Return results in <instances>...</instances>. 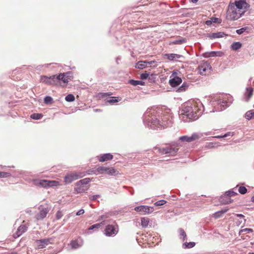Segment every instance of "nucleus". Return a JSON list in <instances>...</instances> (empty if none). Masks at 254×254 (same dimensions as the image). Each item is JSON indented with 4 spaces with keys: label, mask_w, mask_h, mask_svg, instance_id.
I'll return each mask as SVG.
<instances>
[{
    "label": "nucleus",
    "mask_w": 254,
    "mask_h": 254,
    "mask_svg": "<svg viewBox=\"0 0 254 254\" xmlns=\"http://www.w3.org/2000/svg\"><path fill=\"white\" fill-rule=\"evenodd\" d=\"M177 72L174 71L170 77L169 83L172 87H176L182 82V78L177 76Z\"/></svg>",
    "instance_id": "6e6552de"
},
{
    "label": "nucleus",
    "mask_w": 254,
    "mask_h": 254,
    "mask_svg": "<svg viewBox=\"0 0 254 254\" xmlns=\"http://www.w3.org/2000/svg\"><path fill=\"white\" fill-rule=\"evenodd\" d=\"M190 86V83L187 82H184L182 85L180 86L177 90L178 92H182L186 91Z\"/></svg>",
    "instance_id": "a878e982"
},
{
    "label": "nucleus",
    "mask_w": 254,
    "mask_h": 254,
    "mask_svg": "<svg viewBox=\"0 0 254 254\" xmlns=\"http://www.w3.org/2000/svg\"><path fill=\"white\" fill-rule=\"evenodd\" d=\"M40 210L39 213L36 215L37 220H43L45 218L49 212L48 207H44L43 205H40L39 207Z\"/></svg>",
    "instance_id": "2eb2a0df"
},
{
    "label": "nucleus",
    "mask_w": 254,
    "mask_h": 254,
    "mask_svg": "<svg viewBox=\"0 0 254 254\" xmlns=\"http://www.w3.org/2000/svg\"><path fill=\"white\" fill-rule=\"evenodd\" d=\"M134 210L137 212L140 213L141 214H148L153 212L154 209L153 207L148 206L147 205H140L136 206L134 208Z\"/></svg>",
    "instance_id": "0eeeda50"
},
{
    "label": "nucleus",
    "mask_w": 254,
    "mask_h": 254,
    "mask_svg": "<svg viewBox=\"0 0 254 254\" xmlns=\"http://www.w3.org/2000/svg\"><path fill=\"white\" fill-rule=\"evenodd\" d=\"M52 238H46L40 240H36L35 243L37 244V249H41L45 248L50 244H52Z\"/></svg>",
    "instance_id": "ddd939ff"
},
{
    "label": "nucleus",
    "mask_w": 254,
    "mask_h": 254,
    "mask_svg": "<svg viewBox=\"0 0 254 254\" xmlns=\"http://www.w3.org/2000/svg\"><path fill=\"white\" fill-rule=\"evenodd\" d=\"M63 213L60 210H59L57 213H56V218L57 219L59 220L61 219L63 216Z\"/></svg>",
    "instance_id": "4d7b16f0"
},
{
    "label": "nucleus",
    "mask_w": 254,
    "mask_h": 254,
    "mask_svg": "<svg viewBox=\"0 0 254 254\" xmlns=\"http://www.w3.org/2000/svg\"><path fill=\"white\" fill-rule=\"evenodd\" d=\"M179 233L180 239H182L183 241H185L186 240H187V235L183 229H179Z\"/></svg>",
    "instance_id": "4c0bfd02"
},
{
    "label": "nucleus",
    "mask_w": 254,
    "mask_h": 254,
    "mask_svg": "<svg viewBox=\"0 0 254 254\" xmlns=\"http://www.w3.org/2000/svg\"><path fill=\"white\" fill-rule=\"evenodd\" d=\"M238 191L241 194H244L247 192V189L246 187L241 186L239 187Z\"/></svg>",
    "instance_id": "49530a36"
},
{
    "label": "nucleus",
    "mask_w": 254,
    "mask_h": 254,
    "mask_svg": "<svg viewBox=\"0 0 254 254\" xmlns=\"http://www.w3.org/2000/svg\"><path fill=\"white\" fill-rule=\"evenodd\" d=\"M195 245V243L194 242H185L184 243L182 247L183 249H190L194 247Z\"/></svg>",
    "instance_id": "7c9ffc66"
},
{
    "label": "nucleus",
    "mask_w": 254,
    "mask_h": 254,
    "mask_svg": "<svg viewBox=\"0 0 254 254\" xmlns=\"http://www.w3.org/2000/svg\"><path fill=\"white\" fill-rule=\"evenodd\" d=\"M71 73L69 72L60 73L57 75V80L58 81H62L64 83H67L71 80L72 76Z\"/></svg>",
    "instance_id": "4468645a"
},
{
    "label": "nucleus",
    "mask_w": 254,
    "mask_h": 254,
    "mask_svg": "<svg viewBox=\"0 0 254 254\" xmlns=\"http://www.w3.org/2000/svg\"><path fill=\"white\" fill-rule=\"evenodd\" d=\"M230 3L237 9L240 10V12H242L243 15L250 7V4L246 2V0H235L234 2H230Z\"/></svg>",
    "instance_id": "39448f33"
},
{
    "label": "nucleus",
    "mask_w": 254,
    "mask_h": 254,
    "mask_svg": "<svg viewBox=\"0 0 254 254\" xmlns=\"http://www.w3.org/2000/svg\"><path fill=\"white\" fill-rule=\"evenodd\" d=\"M11 176V174L8 172H0V178H5L9 177Z\"/></svg>",
    "instance_id": "a18cd8bd"
},
{
    "label": "nucleus",
    "mask_w": 254,
    "mask_h": 254,
    "mask_svg": "<svg viewBox=\"0 0 254 254\" xmlns=\"http://www.w3.org/2000/svg\"><path fill=\"white\" fill-rule=\"evenodd\" d=\"M88 188L86 186H83L82 185L78 186L77 182L75 184V187L74 188L75 191L77 193L85 192L88 190Z\"/></svg>",
    "instance_id": "5701e85b"
},
{
    "label": "nucleus",
    "mask_w": 254,
    "mask_h": 254,
    "mask_svg": "<svg viewBox=\"0 0 254 254\" xmlns=\"http://www.w3.org/2000/svg\"><path fill=\"white\" fill-rule=\"evenodd\" d=\"M40 81L49 85H55L57 82V75H54L50 77L45 75L41 76Z\"/></svg>",
    "instance_id": "9d476101"
},
{
    "label": "nucleus",
    "mask_w": 254,
    "mask_h": 254,
    "mask_svg": "<svg viewBox=\"0 0 254 254\" xmlns=\"http://www.w3.org/2000/svg\"><path fill=\"white\" fill-rule=\"evenodd\" d=\"M246 29H247V27L242 28L241 29L237 30L236 33L239 35H241V34H243L244 32V31H246Z\"/></svg>",
    "instance_id": "6e6d98bb"
},
{
    "label": "nucleus",
    "mask_w": 254,
    "mask_h": 254,
    "mask_svg": "<svg viewBox=\"0 0 254 254\" xmlns=\"http://www.w3.org/2000/svg\"><path fill=\"white\" fill-rule=\"evenodd\" d=\"M211 68V65L207 62L203 63L198 66L199 73L201 75H205L206 71L210 70Z\"/></svg>",
    "instance_id": "f3484780"
},
{
    "label": "nucleus",
    "mask_w": 254,
    "mask_h": 254,
    "mask_svg": "<svg viewBox=\"0 0 254 254\" xmlns=\"http://www.w3.org/2000/svg\"><path fill=\"white\" fill-rule=\"evenodd\" d=\"M128 83L133 86H137L138 85H144L145 83L140 80H135L133 79L129 80Z\"/></svg>",
    "instance_id": "c85d7f7f"
},
{
    "label": "nucleus",
    "mask_w": 254,
    "mask_h": 254,
    "mask_svg": "<svg viewBox=\"0 0 254 254\" xmlns=\"http://www.w3.org/2000/svg\"><path fill=\"white\" fill-rule=\"evenodd\" d=\"M251 200L252 202H254V195L252 197Z\"/></svg>",
    "instance_id": "338daca9"
},
{
    "label": "nucleus",
    "mask_w": 254,
    "mask_h": 254,
    "mask_svg": "<svg viewBox=\"0 0 254 254\" xmlns=\"http://www.w3.org/2000/svg\"><path fill=\"white\" fill-rule=\"evenodd\" d=\"M53 98L51 96H47L44 98V102L46 104H50L53 102Z\"/></svg>",
    "instance_id": "c03bdc74"
},
{
    "label": "nucleus",
    "mask_w": 254,
    "mask_h": 254,
    "mask_svg": "<svg viewBox=\"0 0 254 254\" xmlns=\"http://www.w3.org/2000/svg\"><path fill=\"white\" fill-rule=\"evenodd\" d=\"M245 118L248 120H250L252 118L254 119V110H251L246 112Z\"/></svg>",
    "instance_id": "2f4dec72"
},
{
    "label": "nucleus",
    "mask_w": 254,
    "mask_h": 254,
    "mask_svg": "<svg viewBox=\"0 0 254 254\" xmlns=\"http://www.w3.org/2000/svg\"><path fill=\"white\" fill-rule=\"evenodd\" d=\"M215 57H221L224 55V53L222 51H215Z\"/></svg>",
    "instance_id": "13d9d810"
},
{
    "label": "nucleus",
    "mask_w": 254,
    "mask_h": 254,
    "mask_svg": "<svg viewBox=\"0 0 254 254\" xmlns=\"http://www.w3.org/2000/svg\"><path fill=\"white\" fill-rule=\"evenodd\" d=\"M236 216L240 218H244V216L242 214H237Z\"/></svg>",
    "instance_id": "e2e57ef3"
},
{
    "label": "nucleus",
    "mask_w": 254,
    "mask_h": 254,
    "mask_svg": "<svg viewBox=\"0 0 254 254\" xmlns=\"http://www.w3.org/2000/svg\"><path fill=\"white\" fill-rule=\"evenodd\" d=\"M236 194H237V192L233 190H230L225 192V193L224 194V197L228 196L229 198H230L231 196H234Z\"/></svg>",
    "instance_id": "58836bf2"
},
{
    "label": "nucleus",
    "mask_w": 254,
    "mask_h": 254,
    "mask_svg": "<svg viewBox=\"0 0 254 254\" xmlns=\"http://www.w3.org/2000/svg\"><path fill=\"white\" fill-rule=\"evenodd\" d=\"M212 23H213V22H212V20H211V19L210 20L206 21V22H205V24L207 26H210Z\"/></svg>",
    "instance_id": "052dcab7"
},
{
    "label": "nucleus",
    "mask_w": 254,
    "mask_h": 254,
    "mask_svg": "<svg viewBox=\"0 0 254 254\" xmlns=\"http://www.w3.org/2000/svg\"><path fill=\"white\" fill-rule=\"evenodd\" d=\"M220 201L223 204H228L231 203L232 200L228 196L224 197V195H222L220 198Z\"/></svg>",
    "instance_id": "cd10ccee"
},
{
    "label": "nucleus",
    "mask_w": 254,
    "mask_h": 254,
    "mask_svg": "<svg viewBox=\"0 0 254 254\" xmlns=\"http://www.w3.org/2000/svg\"><path fill=\"white\" fill-rule=\"evenodd\" d=\"M253 94V88L250 86L248 87L246 89V92L245 93V96L247 98L246 100L248 101L249 99L252 97Z\"/></svg>",
    "instance_id": "b1692460"
},
{
    "label": "nucleus",
    "mask_w": 254,
    "mask_h": 254,
    "mask_svg": "<svg viewBox=\"0 0 254 254\" xmlns=\"http://www.w3.org/2000/svg\"><path fill=\"white\" fill-rule=\"evenodd\" d=\"M90 182V179L89 178H86L80 180L79 181L77 182V185L78 186L82 185L83 186H86V185L88 184Z\"/></svg>",
    "instance_id": "72a5a7b5"
},
{
    "label": "nucleus",
    "mask_w": 254,
    "mask_h": 254,
    "mask_svg": "<svg viewBox=\"0 0 254 254\" xmlns=\"http://www.w3.org/2000/svg\"><path fill=\"white\" fill-rule=\"evenodd\" d=\"M204 111V107L201 101L197 99L187 103L181 110L180 118L184 122L197 120Z\"/></svg>",
    "instance_id": "f03ea898"
},
{
    "label": "nucleus",
    "mask_w": 254,
    "mask_h": 254,
    "mask_svg": "<svg viewBox=\"0 0 254 254\" xmlns=\"http://www.w3.org/2000/svg\"><path fill=\"white\" fill-rule=\"evenodd\" d=\"M45 180H38L34 179L33 180V184L36 187H41L44 188V185H45Z\"/></svg>",
    "instance_id": "393cba45"
},
{
    "label": "nucleus",
    "mask_w": 254,
    "mask_h": 254,
    "mask_svg": "<svg viewBox=\"0 0 254 254\" xmlns=\"http://www.w3.org/2000/svg\"><path fill=\"white\" fill-rule=\"evenodd\" d=\"M187 40L185 38H180L179 39H177L174 40L171 42L172 44L174 45H181L186 42Z\"/></svg>",
    "instance_id": "c9c22d12"
},
{
    "label": "nucleus",
    "mask_w": 254,
    "mask_h": 254,
    "mask_svg": "<svg viewBox=\"0 0 254 254\" xmlns=\"http://www.w3.org/2000/svg\"><path fill=\"white\" fill-rule=\"evenodd\" d=\"M228 209H223L220 211L216 212L213 214V217L215 218H218L220 217L223 214L225 213L227 211Z\"/></svg>",
    "instance_id": "f704fd0d"
},
{
    "label": "nucleus",
    "mask_w": 254,
    "mask_h": 254,
    "mask_svg": "<svg viewBox=\"0 0 254 254\" xmlns=\"http://www.w3.org/2000/svg\"><path fill=\"white\" fill-rule=\"evenodd\" d=\"M45 185H44V188L51 187L57 186L58 182L55 181H49L45 180Z\"/></svg>",
    "instance_id": "bb28decb"
},
{
    "label": "nucleus",
    "mask_w": 254,
    "mask_h": 254,
    "mask_svg": "<svg viewBox=\"0 0 254 254\" xmlns=\"http://www.w3.org/2000/svg\"><path fill=\"white\" fill-rule=\"evenodd\" d=\"M121 59V58L120 57H118L117 58H116V63L117 64H119V62L118 61L119 60H120Z\"/></svg>",
    "instance_id": "69168bd1"
},
{
    "label": "nucleus",
    "mask_w": 254,
    "mask_h": 254,
    "mask_svg": "<svg viewBox=\"0 0 254 254\" xmlns=\"http://www.w3.org/2000/svg\"><path fill=\"white\" fill-rule=\"evenodd\" d=\"M155 150H158V151L161 154H165L168 156H174L178 151V148L172 146H167L163 148H155Z\"/></svg>",
    "instance_id": "423d86ee"
},
{
    "label": "nucleus",
    "mask_w": 254,
    "mask_h": 254,
    "mask_svg": "<svg viewBox=\"0 0 254 254\" xmlns=\"http://www.w3.org/2000/svg\"><path fill=\"white\" fill-rule=\"evenodd\" d=\"M84 175L82 173L77 174L76 173L67 174L64 177V182L65 184H70L73 181L82 177Z\"/></svg>",
    "instance_id": "9b49d317"
},
{
    "label": "nucleus",
    "mask_w": 254,
    "mask_h": 254,
    "mask_svg": "<svg viewBox=\"0 0 254 254\" xmlns=\"http://www.w3.org/2000/svg\"><path fill=\"white\" fill-rule=\"evenodd\" d=\"M149 75V73L146 72L143 73L141 74V75H140V78L142 80L146 79L148 77Z\"/></svg>",
    "instance_id": "864d4df0"
},
{
    "label": "nucleus",
    "mask_w": 254,
    "mask_h": 254,
    "mask_svg": "<svg viewBox=\"0 0 254 254\" xmlns=\"http://www.w3.org/2000/svg\"><path fill=\"white\" fill-rule=\"evenodd\" d=\"M215 51H211L210 52H206L204 54V57L205 58H210L215 57Z\"/></svg>",
    "instance_id": "79ce46f5"
},
{
    "label": "nucleus",
    "mask_w": 254,
    "mask_h": 254,
    "mask_svg": "<svg viewBox=\"0 0 254 254\" xmlns=\"http://www.w3.org/2000/svg\"><path fill=\"white\" fill-rule=\"evenodd\" d=\"M228 135V133H226L225 135H224L223 136L218 135V136H215L214 137L217 138H223V137H227Z\"/></svg>",
    "instance_id": "680f3d73"
},
{
    "label": "nucleus",
    "mask_w": 254,
    "mask_h": 254,
    "mask_svg": "<svg viewBox=\"0 0 254 254\" xmlns=\"http://www.w3.org/2000/svg\"><path fill=\"white\" fill-rule=\"evenodd\" d=\"M226 36H227V34H226L224 32H219L213 33L210 34L208 35L207 37L210 39H215V38H222Z\"/></svg>",
    "instance_id": "412c9836"
},
{
    "label": "nucleus",
    "mask_w": 254,
    "mask_h": 254,
    "mask_svg": "<svg viewBox=\"0 0 254 254\" xmlns=\"http://www.w3.org/2000/svg\"><path fill=\"white\" fill-rule=\"evenodd\" d=\"M243 14L240 10L237 9L230 3L229 4L226 12V19L230 21H235L241 17Z\"/></svg>",
    "instance_id": "7ed1b4c3"
},
{
    "label": "nucleus",
    "mask_w": 254,
    "mask_h": 254,
    "mask_svg": "<svg viewBox=\"0 0 254 254\" xmlns=\"http://www.w3.org/2000/svg\"><path fill=\"white\" fill-rule=\"evenodd\" d=\"M233 101L232 97L230 95H224L219 96L217 100V104L221 107L220 110L225 109L228 107Z\"/></svg>",
    "instance_id": "20e7f679"
},
{
    "label": "nucleus",
    "mask_w": 254,
    "mask_h": 254,
    "mask_svg": "<svg viewBox=\"0 0 254 254\" xmlns=\"http://www.w3.org/2000/svg\"><path fill=\"white\" fill-rule=\"evenodd\" d=\"M118 232V228L113 225H108L105 229V234L109 237L114 236Z\"/></svg>",
    "instance_id": "f8f14e48"
},
{
    "label": "nucleus",
    "mask_w": 254,
    "mask_h": 254,
    "mask_svg": "<svg viewBox=\"0 0 254 254\" xmlns=\"http://www.w3.org/2000/svg\"><path fill=\"white\" fill-rule=\"evenodd\" d=\"M149 222V220L148 218H146V217L142 218L141 219V225L143 227L145 228V227H147V226L148 225Z\"/></svg>",
    "instance_id": "e433bc0d"
},
{
    "label": "nucleus",
    "mask_w": 254,
    "mask_h": 254,
    "mask_svg": "<svg viewBox=\"0 0 254 254\" xmlns=\"http://www.w3.org/2000/svg\"><path fill=\"white\" fill-rule=\"evenodd\" d=\"M213 23H221L222 20L221 19L216 18V17H212L210 18Z\"/></svg>",
    "instance_id": "5fc2aeb1"
},
{
    "label": "nucleus",
    "mask_w": 254,
    "mask_h": 254,
    "mask_svg": "<svg viewBox=\"0 0 254 254\" xmlns=\"http://www.w3.org/2000/svg\"><path fill=\"white\" fill-rule=\"evenodd\" d=\"M101 195L99 194H96L93 195H90L89 196V199L92 201L96 200L97 198H100Z\"/></svg>",
    "instance_id": "3c124183"
},
{
    "label": "nucleus",
    "mask_w": 254,
    "mask_h": 254,
    "mask_svg": "<svg viewBox=\"0 0 254 254\" xmlns=\"http://www.w3.org/2000/svg\"><path fill=\"white\" fill-rule=\"evenodd\" d=\"M106 217H107L105 215H101V216H100L99 220H102V219H104V218H105Z\"/></svg>",
    "instance_id": "0e129e2a"
},
{
    "label": "nucleus",
    "mask_w": 254,
    "mask_h": 254,
    "mask_svg": "<svg viewBox=\"0 0 254 254\" xmlns=\"http://www.w3.org/2000/svg\"><path fill=\"white\" fill-rule=\"evenodd\" d=\"M84 213V210L83 209H80L79 211H78L76 213V215L79 216L80 215L83 214Z\"/></svg>",
    "instance_id": "bf43d9fd"
},
{
    "label": "nucleus",
    "mask_w": 254,
    "mask_h": 254,
    "mask_svg": "<svg viewBox=\"0 0 254 254\" xmlns=\"http://www.w3.org/2000/svg\"><path fill=\"white\" fill-rule=\"evenodd\" d=\"M166 203V201L165 200H160L154 203L155 206H161L165 204Z\"/></svg>",
    "instance_id": "09e8293b"
},
{
    "label": "nucleus",
    "mask_w": 254,
    "mask_h": 254,
    "mask_svg": "<svg viewBox=\"0 0 254 254\" xmlns=\"http://www.w3.org/2000/svg\"><path fill=\"white\" fill-rule=\"evenodd\" d=\"M198 0H191V1L193 2V3H195L196 2H197Z\"/></svg>",
    "instance_id": "774afa93"
},
{
    "label": "nucleus",
    "mask_w": 254,
    "mask_h": 254,
    "mask_svg": "<svg viewBox=\"0 0 254 254\" xmlns=\"http://www.w3.org/2000/svg\"><path fill=\"white\" fill-rule=\"evenodd\" d=\"M253 232V230L252 229H250V228H245V229L241 230L240 231L239 233H240V234L242 233H249L250 232Z\"/></svg>",
    "instance_id": "603ef678"
},
{
    "label": "nucleus",
    "mask_w": 254,
    "mask_h": 254,
    "mask_svg": "<svg viewBox=\"0 0 254 254\" xmlns=\"http://www.w3.org/2000/svg\"><path fill=\"white\" fill-rule=\"evenodd\" d=\"M147 65L149 64L150 65V66H152L153 67H156L157 66V62L155 61H151L150 62H147Z\"/></svg>",
    "instance_id": "8fccbe9b"
},
{
    "label": "nucleus",
    "mask_w": 254,
    "mask_h": 254,
    "mask_svg": "<svg viewBox=\"0 0 254 254\" xmlns=\"http://www.w3.org/2000/svg\"><path fill=\"white\" fill-rule=\"evenodd\" d=\"M147 66L146 61H140L136 64L135 67L138 69H143L147 67Z\"/></svg>",
    "instance_id": "c756f323"
},
{
    "label": "nucleus",
    "mask_w": 254,
    "mask_h": 254,
    "mask_svg": "<svg viewBox=\"0 0 254 254\" xmlns=\"http://www.w3.org/2000/svg\"><path fill=\"white\" fill-rule=\"evenodd\" d=\"M113 158V155L110 153H106L101 155L99 157V161L101 162H103L106 161L112 160Z\"/></svg>",
    "instance_id": "4be33fe9"
},
{
    "label": "nucleus",
    "mask_w": 254,
    "mask_h": 254,
    "mask_svg": "<svg viewBox=\"0 0 254 254\" xmlns=\"http://www.w3.org/2000/svg\"><path fill=\"white\" fill-rule=\"evenodd\" d=\"M83 241L82 238L79 237L76 240H72L70 242V245L72 249H77L82 246Z\"/></svg>",
    "instance_id": "a211bd4d"
},
{
    "label": "nucleus",
    "mask_w": 254,
    "mask_h": 254,
    "mask_svg": "<svg viewBox=\"0 0 254 254\" xmlns=\"http://www.w3.org/2000/svg\"><path fill=\"white\" fill-rule=\"evenodd\" d=\"M27 230V227L24 225H20L17 229L16 232L13 234V237L16 239L21 236Z\"/></svg>",
    "instance_id": "aec40b11"
},
{
    "label": "nucleus",
    "mask_w": 254,
    "mask_h": 254,
    "mask_svg": "<svg viewBox=\"0 0 254 254\" xmlns=\"http://www.w3.org/2000/svg\"><path fill=\"white\" fill-rule=\"evenodd\" d=\"M104 221L102 222L101 223H98V224H95L94 225H92L91 226H90L89 228V230H94V229H97L99 228L102 224H103Z\"/></svg>",
    "instance_id": "a19ab883"
},
{
    "label": "nucleus",
    "mask_w": 254,
    "mask_h": 254,
    "mask_svg": "<svg viewBox=\"0 0 254 254\" xmlns=\"http://www.w3.org/2000/svg\"><path fill=\"white\" fill-rule=\"evenodd\" d=\"M42 117V114L38 113H34L30 116L31 118L34 120H39Z\"/></svg>",
    "instance_id": "37998d69"
},
{
    "label": "nucleus",
    "mask_w": 254,
    "mask_h": 254,
    "mask_svg": "<svg viewBox=\"0 0 254 254\" xmlns=\"http://www.w3.org/2000/svg\"><path fill=\"white\" fill-rule=\"evenodd\" d=\"M65 100L67 102H73L75 100V97L73 94H68L65 97Z\"/></svg>",
    "instance_id": "ea45409f"
},
{
    "label": "nucleus",
    "mask_w": 254,
    "mask_h": 254,
    "mask_svg": "<svg viewBox=\"0 0 254 254\" xmlns=\"http://www.w3.org/2000/svg\"><path fill=\"white\" fill-rule=\"evenodd\" d=\"M242 47V44L240 42H236L232 43L231 45V48L235 51L240 49Z\"/></svg>",
    "instance_id": "473e14b6"
},
{
    "label": "nucleus",
    "mask_w": 254,
    "mask_h": 254,
    "mask_svg": "<svg viewBox=\"0 0 254 254\" xmlns=\"http://www.w3.org/2000/svg\"><path fill=\"white\" fill-rule=\"evenodd\" d=\"M118 102V100L116 99V97H112L110 99L107 101V103H110L111 104H113Z\"/></svg>",
    "instance_id": "de8ad7c7"
},
{
    "label": "nucleus",
    "mask_w": 254,
    "mask_h": 254,
    "mask_svg": "<svg viewBox=\"0 0 254 254\" xmlns=\"http://www.w3.org/2000/svg\"><path fill=\"white\" fill-rule=\"evenodd\" d=\"M165 57L170 61H178L180 59H184V57L183 55L176 54H166L165 55Z\"/></svg>",
    "instance_id": "6ab92c4d"
},
{
    "label": "nucleus",
    "mask_w": 254,
    "mask_h": 254,
    "mask_svg": "<svg viewBox=\"0 0 254 254\" xmlns=\"http://www.w3.org/2000/svg\"><path fill=\"white\" fill-rule=\"evenodd\" d=\"M94 174H103L105 173L106 174L109 175H114L116 173L115 169L113 167H99L95 170Z\"/></svg>",
    "instance_id": "1a4fd4ad"
},
{
    "label": "nucleus",
    "mask_w": 254,
    "mask_h": 254,
    "mask_svg": "<svg viewBox=\"0 0 254 254\" xmlns=\"http://www.w3.org/2000/svg\"><path fill=\"white\" fill-rule=\"evenodd\" d=\"M199 138V135L196 133H193L191 136H189L187 135H184L181 136L179 138V140L182 142H192L194 140H195Z\"/></svg>",
    "instance_id": "dca6fc26"
},
{
    "label": "nucleus",
    "mask_w": 254,
    "mask_h": 254,
    "mask_svg": "<svg viewBox=\"0 0 254 254\" xmlns=\"http://www.w3.org/2000/svg\"><path fill=\"white\" fill-rule=\"evenodd\" d=\"M160 111L148 109L143 115V123L144 125L150 128H163L171 126L172 120L168 114L160 116Z\"/></svg>",
    "instance_id": "f257e3e1"
}]
</instances>
